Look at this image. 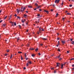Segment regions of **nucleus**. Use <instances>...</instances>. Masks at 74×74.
Here are the masks:
<instances>
[{
	"label": "nucleus",
	"mask_w": 74,
	"mask_h": 74,
	"mask_svg": "<svg viewBox=\"0 0 74 74\" xmlns=\"http://www.w3.org/2000/svg\"><path fill=\"white\" fill-rule=\"evenodd\" d=\"M44 29H43L41 27H40L39 28V31H37V34H40V33H41L42 31H44Z\"/></svg>",
	"instance_id": "nucleus-1"
},
{
	"label": "nucleus",
	"mask_w": 74,
	"mask_h": 74,
	"mask_svg": "<svg viewBox=\"0 0 74 74\" xmlns=\"http://www.w3.org/2000/svg\"><path fill=\"white\" fill-rule=\"evenodd\" d=\"M25 10H26V8L24 7L23 8V9H21V12H24V11H25Z\"/></svg>",
	"instance_id": "nucleus-2"
},
{
	"label": "nucleus",
	"mask_w": 74,
	"mask_h": 74,
	"mask_svg": "<svg viewBox=\"0 0 74 74\" xmlns=\"http://www.w3.org/2000/svg\"><path fill=\"white\" fill-rule=\"evenodd\" d=\"M29 64H32V62L29 61L27 63V66H29Z\"/></svg>",
	"instance_id": "nucleus-3"
},
{
	"label": "nucleus",
	"mask_w": 74,
	"mask_h": 74,
	"mask_svg": "<svg viewBox=\"0 0 74 74\" xmlns=\"http://www.w3.org/2000/svg\"><path fill=\"white\" fill-rule=\"evenodd\" d=\"M60 0H56L55 1V3H59Z\"/></svg>",
	"instance_id": "nucleus-4"
},
{
	"label": "nucleus",
	"mask_w": 74,
	"mask_h": 74,
	"mask_svg": "<svg viewBox=\"0 0 74 74\" xmlns=\"http://www.w3.org/2000/svg\"><path fill=\"white\" fill-rule=\"evenodd\" d=\"M56 64L57 65L56 66V67H59V65H60V64L59 63H57Z\"/></svg>",
	"instance_id": "nucleus-5"
},
{
	"label": "nucleus",
	"mask_w": 74,
	"mask_h": 74,
	"mask_svg": "<svg viewBox=\"0 0 74 74\" xmlns=\"http://www.w3.org/2000/svg\"><path fill=\"white\" fill-rule=\"evenodd\" d=\"M63 64H61V69H63Z\"/></svg>",
	"instance_id": "nucleus-6"
},
{
	"label": "nucleus",
	"mask_w": 74,
	"mask_h": 74,
	"mask_svg": "<svg viewBox=\"0 0 74 74\" xmlns=\"http://www.w3.org/2000/svg\"><path fill=\"white\" fill-rule=\"evenodd\" d=\"M61 42H62V44H65V41L62 40L61 41Z\"/></svg>",
	"instance_id": "nucleus-7"
},
{
	"label": "nucleus",
	"mask_w": 74,
	"mask_h": 74,
	"mask_svg": "<svg viewBox=\"0 0 74 74\" xmlns=\"http://www.w3.org/2000/svg\"><path fill=\"white\" fill-rule=\"evenodd\" d=\"M16 10H17V13H19V10L18 9H17Z\"/></svg>",
	"instance_id": "nucleus-8"
},
{
	"label": "nucleus",
	"mask_w": 74,
	"mask_h": 74,
	"mask_svg": "<svg viewBox=\"0 0 74 74\" xmlns=\"http://www.w3.org/2000/svg\"><path fill=\"white\" fill-rule=\"evenodd\" d=\"M22 23H24V22H25V21H24V20H23V19H22V21H21Z\"/></svg>",
	"instance_id": "nucleus-9"
},
{
	"label": "nucleus",
	"mask_w": 74,
	"mask_h": 74,
	"mask_svg": "<svg viewBox=\"0 0 74 74\" xmlns=\"http://www.w3.org/2000/svg\"><path fill=\"white\" fill-rule=\"evenodd\" d=\"M28 8H32V6L28 5Z\"/></svg>",
	"instance_id": "nucleus-10"
},
{
	"label": "nucleus",
	"mask_w": 74,
	"mask_h": 74,
	"mask_svg": "<svg viewBox=\"0 0 74 74\" xmlns=\"http://www.w3.org/2000/svg\"><path fill=\"white\" fill-rule=\"evenodd\" d=\"M32 56L33 57H34V56H35V54H33L32 55Z\"/></svg>",
	"instance_id": "nucleus-11"
},
{
	"label": "nucleus",
	"mask_w": 74,
	"mask_h": 74,
	"mask_svg": "<svg viewBox=\"0 0 74 74\" xmlns=\"http://www.w3.org/2000/svg\"><path fill=\"white\" fill-rule=\"evenodd\" d=\"M24 16H25V18H26V16H27V15H26V14H24Z\"/></svg>",
	"instance_id": "nucleus-12"
},
{
	"label": "nucleus",
	"mask_w": 74,
	"mask_h": 74,
	"mask_svg": "<svg viewBox=\"0 0 74 74\" xmlns=\"http://www.w3.org/2000/svg\"><path fill=\"white\" fill-rule=\"evenodd\" d=\"M8 16H6L4 18V19H5L6 18H7Z\"/></svg>",
	"instance_id": "nucleus-13"
},
{
	"label": "nucleus",
	"mask_w": 74,
	"mask_h": 74,
	"mask_svg": "<svg viewBox=\"0 0 74 74\" xmlns=\"http://www.w3.org/2000/svg\"><path fill=\"white\" fill-rule=\"evenodd\" d=\"M18 53H22V52L21 51H18Z\"/></svg>",
	"instance_id": "nucleus-14"
},
{
	"label": "nucleus",
	"mask_w": 74,
	"mask_h": 74,
	"mask_svg": "<svg viewBox=\"0 0 74 74\" xmlns=\"http://www.w3.org/2000/svg\"><path fill=\"white\" fill-rule=\"evenodd\" d=\"M38 49H35V51L36 52H37V51H38Z\"/></svg>",
	"instance_id": "nucleus-15"
},
{
	"label": "nucleus",
	"mask_w": 74,
	"mask_h": 74,
	"mask_svg": "<svg viewBox=\"0 0 74 74\" xmlns=\"http://www.w3.org/2000/svg\"><path fill=\"white\" fill-rule=\"evenodd\" d=\"M58 45H60V42H59V41H58Z\"/></svg>",
	"instance_id": "nucleus-16"
},
{
	"label": "nucleus",
	"mask_w": 74,
	"mask_h": 74,
	"mask_svg": "<svg viewBox=\"0 0 74 74\" xmlns=\"http://www.w3.org/2000/svg\"><path fill=\"white\" fill-rule=\"evenodd\" d=\"M42 39L43 40H47V38H42Z\"/></svg>",
	"instance_id": "nucleus-17"
},
{
	"label": "nucleus",
	"mask_w": 74,
	"mask_h": 74,
	"mask_svg": "<svg viewBox=\"0 0 74 74\" xmlns=\"http://www.w3.org/2000/svg\"><path fill=\"white\" fill-rule=\"evenodd\" d=\"M54 73H56V70H55L54 71Z\"/></svg>",
	"instance_id": "nucleus-18"
},
{
	"label": "nucleus",
	"mask_w": 74,
	"mask_h": 74,
	"mask_svg": "<svg viewBox=\"0 0 74 74\" xmlns=\"http://www.w3.org/2000/svg\"><path fill=\"white\" fill-rule=\"evenodd\" d=\"M17 18H19V19H20V18H21L19 16H17Z\"/></svg>",
	"instance_id": "nucleus-19"
},
{
	"label": "nucleus",
	"mask_w": 74,
	"mask_h": 74,
	"mask_svg": "<svg viewBox=\"0 0 74 74\" xmlns=\"http://www.w3.org/2000/svg\"><path fill=\"white\" fill-rule=\"evenodd\" d=\"M60 56H61V55L60 54L58 56V58H60Z\"/></svg>",
	"instance_id": "nucleus-20"
},
{
	"label": "nucleus",
	"mask_w": 74,
	"mask_h": 74,
	"mask_svg": "<svg viewBox=\"0 0 74 74\" xmlns=\"http://www.w3.org/2000/svg\"><path fill=\"white\" fill-rule=\"evenodd\" d=\"M6 24H3V26H6Z\"/></svg>",
	"instance_id": "nucleus-21"
},
{
	"label": "nucleus",
	"mask_w": 74,
	"mask_h": 74,
	"mask_svg": "<svg viewBox=\"0 0 74 74\" xmlns=\"http://www.w3.org/2000/svg\"><path fill=\"white\" fill-rule=\"evenodd\" d=\"M37 16H40V14H37Z\"/></svg>",
	"instance_id": "nucleus-22"
},
{
	"label": "nucleus",
	"mask_w": 74,
	"mask_h": 74,
	"mask_svg": "<svg viewBox=\"0 0 74 74\" xmlns=\"http://www.w3.org/2000/svg\"><path fill=\"white\" fill-rule=\"evenodd\" d=\"M72 44H74V41H73L72 42Z\"/></svg>",
	"instance_id": "nucleus-23"
},
{
	"label": "nucleus",
	"mask_w": 74,
	"mask_h": 74,
	"mask_svg": "<svg viewBox=\"0 0 74 74\" xmlns=\"http://www.w3.org/2000/svg\"><path fill=\"white\" fill-rule=\"evenodd\" d=\"M67 15H71V14H70V13H67Z\"/></svg>",
	"instance_id": "nucleus-24"
},
{
	"label": "nucleus",
	"mask_w": 74,
	"mask_h": 74,
	"mask_svg": "<svg viewBox=\"0 0 74 74\" xmlns=\"http://www.w3.org/2000/svg\"><path fill=\"white\" fill-rule=\"evenodd\" d=\"M74 58H71V60H74Z\"/></svg>",
	"instance_id": "nucleus-25"
},
{
	"label": "nucleus",
	"mask_w": 74,
	"mask_h": 74,
	"mask_svg": "<svg viewBox=\"0 0 74 74\" xmlns=\"http://www.w3.org/2000/svg\"><path fill=\"white\" fill-rule=\"evenodd\" d=\"M7 51L8 52H10V50H8H8H7Z\"/></svg>",
	"instance_id": "nucleus-26"
},
{
	"label": "nucleus",
	"mask_w": 74,
	"mask_h": 74,
	"mask_svg": "<svg viewBox=\"0 0 74 74\" xmlns=\"http://www.w3.org/2000/svg\"><path fill=\"white\" fill-rule=\"evenodd\" d=\"M26 56H27L26 53H25V58H26Z\"/></svg>",
	"instance_id": "nucleus-27"
},
{
	"label": "nucleus",
	"mask_w": 74,
	"mask_h": 74,
	"mask_svg": "<svg viewBox=\"0 0 74 74\" xmlns=\"http://www.w3.org/2000/svg\"><path fill=\"white\" fill-rule=\"evenodd\" d=\"M23 6L21 7V10L23 9Z\"/></svg>",
	"instance_id": "nucleus-28"
},
{
	"label": "nucleus",
	"mask_w": 74,
	"mask_h": 74,
	"mask_svg": "<svg viewBox=\"0 0 74 74\" xmlns=\"http://www.w3.org/2000/svg\"><path fill=\"white\" fill-rule=\"evenodd\" d=\"M51 70H54V68H51Z\"/></svg>",
	"instance_id": "nucleus-29"
},
{
	"label": "nucleus",
	"mask_w": 74,
	"mask_h": 74,
	"mask_svg": "<svg viewBox=\"0 0 74 74\" xmlns=\"http://www.w3.org/2000/svg\"><path fill=\"white\" fill-rule=\"evenodd\" d=\"M16 23H14V26H16Z\"/></svg>",
	"instance_id": "nucleus-30"
},
{
	"label": "nucleus",
	"mask_w": 74,
	"mask_h": 74,
	"mask_svg": "<svg viewBox=\"0 0 74 74\" xmlns=\"http://www.w3.org/2000/svg\"><path fill=\"white\" fill-rule=\"evenodd\" d=\"M12 57V54L11 56L10 57V59H11Z\"/></svg>",
	"instance_id": "nucleus-31"
},
{
	"label": "nucleus",
	"mask_w": 74,
	"mask_h": 74,
	"mask_svg": "<svg viewBox=\"0 0 74 74\" xmlns=\"http://www.w3.org/2000/svg\"><path fill=\"white\" fill-rule=\"evenodd\" d=\"M40 7H41V6H39L38 7V8H40Z\"/></svg>",
	"instance_id": "nucleus-32"
},
{
	"label": "nucleus",
	"mask_w": 74,
	"mask_h": 74,
	"mask_svg": "<svg viewBox=\"0 0 74 74\" xmlns=\"http://www.w3.org/2000/svg\"><path fill=\"white\" fill-rule=\"evenodd\" d=\"M69 7H72V5H69Z\"/></svg>",
	"instance_id": "nucleus-33"
},
{
	"label": "nucleus",
	"mask_w": 74,
	"mask_h": 74,
	"mask_svg": "<svg viewBox=\"0 0 74 74\" xmlns=\"http://www.w3.org/2000/svg\"><path fill=\"white\" fill-rule=\"evenodd\" d=\"M58 51H59V52H60V50L59 49H58Z\"/></svg>",
	"instance_id": "nucleus-34"
},
{
	"label": "nucleus",
	"mask_w": 74,
	"mask_h": 74,
	"mask_svg": "<svg viewBox=\"0 0 74 74\" xmlns=\"http://www.w3.org/2000/svg\"><path fill=\"white\" fill-rule=\"evenodd\" d=\"M21 60H23V58H22V56L21 57Z\"/></svg>",
	"instance_id": "nucleus-35"
},
{
	"label": "nucleus",
	"mask_w": 74,
	"mask_h": 74,
	"mask_svg": "<svg viewBox=\"0 0 74 74\" xmlns=\"http://www.w3.org/2000/svg\"><path fill=\"white\" fill-rule=\"evenodd\" d=\"M61 5H63V1H62V3L61 4Z\"/></svg>",
	"instance_id": "nucleus-36"
},
{
	"label": "nucleus",
	"mask_w": 74,
	"mask_h": 74,
	"mask_svg": "<svg viewBox=\"0 0 74 74\" xmlns=\"http://www.w3.org/2000/svg\"><path fill=\"white\" fill-rule=\"evenodd\" d=\"M45 12H48V11H47V10H45Z\"/></svg>",
	"instance_id": "nucleus-37"
},
{
	"label": "nucleus",
	"mask_w": 74,
	"mask_h": 74,
	"mask_svg": "<svg viewBox=\"0 0 74 74\" xmlns=\"http://www.w3.org/2000/svg\"><path fill=\"white\" fill-rule=\"evenodd\" d=\"M74 68H72V71H74Z\"/></svg>",
	"instance_id": "nucleus-38"
},
{
	"label": "nucleus",
	"mask_w": 74,
	"mask_h": 74,
	"mask_svg": "<svg viewBox=\"0 0 74 74\" xmlns=\"http://www.w3.org/2000/svg\"><path fill=\"white\" fill-rule=\"evenodd\" d=\"M59 15V14H58V13H57L56 14V16H58Z\"/></svg>",
	"instance_id": "nucleus-39"
},
{
	"label": "nucleus",
	"mask_w": 74,
	"mask_h": 74,
	"mask_svg": "<svg viewBox=\"0 0 74 74\" xmlns=\"http://www.w3.org/2000/svg\"><path fill=\"white\" fill-rule=\"evenodd\" d=\"M10 18H12V15H11L10 16Z\"/></svg>",
	"instance_id": "nucleus-40"
},
{
	"label": "nucleus",
	"mask_w": 74,
	"mask_h": 74,
	"mask_svg": "<svg viewBox=\"0 0 74 74\" xmlns=\"http://www.w3.org/2000/svg\"><path fill=\"white\" fill-rule=\"evenodd\" d=\"M35 4L36 5V6L38 5V4L37 3H36Z\"/></svg>",
	"instance_id": "nucleus-41"
},
{
	"label": "nucleus",
	"mask_w": 74,
	"mask_h": 74,
	"mask_svg": "<svg viewBox=\"0 0 74 74\" xmlns=\"http://www.w3.org/2000/svg\"><path fill=\"white\" fill-rule=\"evenodd\" d=\"M14 16H15V17H16V16H17V15L16 14H15Z\"/></svg>",
	"instance_id": "nucleus-42"
},
{
	"label": "nucleus",
	"mask_w": 74,
	"mask_h": 74,
	"mask_svg": "<svg viewBox=\"0 0 74 74\" xmlns=\"http://www.w3.org/2000/svg\"><path fill=\"white\" fill-rule=\"evenodd\" d=\"M3 21V20H1L0 21V23H1V22H2V21Z\"/></svg>",
	"instance_id": "nucleus-43"
},
{
	"label": "nucleus",
	"mask_w": 74,
	"mask_h": 74,
	"mask_svg": "<svg viewBox=\"0 0 74 74\" xmlns=\"http://www.w3.org/2000/svg\"><path fill=\"white\" fill-rule=\"evenodd\" d=\"M71 41H73V39L72 38L71 39Z\"/></svg>",
	"instance_id": "nucleus-44"
},
{
	"label": "nucleus",
	"mask_w": 74,
	"mask_h": 74,
	"mask_svg": "<svg viewBox=\"0 0 74 74\" xmlns=\"http://www.w3.org/2000/svg\"><path fill=\"white\" fill-rule=\"evenodd\" d=\"M40 45H41V46H42V45H43V44H40Z\"/></svg>",
	"instance_id": "nucleus-45"
},
{
	"label": "nucleus",
	"mask_w": 74,
	"mask_h": 74,
	"mask_svg": "<svg viewBox=\"0 0 74 74\" xmlns=\"http://www.w3.org/2000/svg\"><path fill=\"white\" fill-rule=\"evenodd\" d=\"M51 11H53V9H51Z\"/></svg>",
	"instance_id": "nucleus-46"
},
{
	"label": "nucleus",
	"mask_w": 74,
	"mask_h": 74,
	"mask_svg": "<svg viewBox=\"0 0 74 74\" xmlns=\"http://www.w3.org/2000/svg\"><path fill=\"white\" fill-rule=\"evenodd\" d=\"M38 54L39 55H41V54H40V53H38Z\"/></svg>",
	"instance_id": "nucleus-47"
},
{
	"label": "nucleus",
	"mask_w": 74,
	"mask_h": 74,
	"mask_svg": "<svg viewBox=\"0 0 74 74\" xmlns=\"http://www.w3.org/2000/svg\"><path fill=\"white\" fill-rule=\"evenodd\" d=\"M26 60H27L28 59V58H26L25 59Z\"/></svg>",
	"instance_id": "nucleus-48"
},
{
	"label": "nucleus",
	"mask_w": 74,
	"mask_h": 74,
	"mask_svg": "<svg viewBox=\"0 0 74 74\" xmlns=\"http://www.w3.org/2000/svg\"><path fill=\"white\" fill-rule=\"evenodd\" d=\"M7 54H5V56H7Z\"/></svg>",
	"instance_id": "nucleus-49"
},
{
	"label": "nucleus",
	"mask_w": 74,
	"mask_h": 74,
	"mask_svg": "<svg viewBox=\"0 0 74 74\" xmlns=\"http://www.w3.org/2000/svg\"><path fill=\"white\" fill-rule=\"evenodd\" d=\"M29 32V29L27 30V32Z\"/></svg>",
	"instance_id": "nucleus-50"
},
{
	"label": "nucleus",
	"mask_w": 74,
	"mask_h": 74,
	"mask_svg": "<svg viewBox=\"0 0 74 74\" xmlns=\"http://www.w3.org/2000/svg\"><path fill=\"white\" fill-rule=\"evenodd\" d=\"M59 60H62V58H60L59 59Z\"/></svg>",
	"instance_id": "nucleus-51"
},
{
	"label": "nucleus",
	"mask_w": 74,
	"mask_h": 74,
	"mask_svg": "<svg viewBox=\"0 0 74 74\" xmlns=\"http://www.w3.org/2000/svg\"><path fill=\"white\" fill-rule=\"evenodd\" d=\"M72 67H74V64H73V65H72Z\"/></svg>",
	"instance_id": "nucleus-52"
},
{
	"label": "nucleus",
	"mask_w": 74,
	"mask_h": 74,
	"mask_svg": "<svg viewBox=\"0 0 74 74\" xmlns=\"http://www.w3.org/2000/svg\"><path fill=\"white\" fill-rule=\"evenodd\" d=\"M67 52L68 53H69V51H67Z\"/></svg>",
	"instance_id": "nucleus-53"
},
{
	"label": "nucleus",
	"mask_w": 74,
	"mask_h": 74,
	"mask_svg": "<svg viewBox=\"0 0 74 74\" xmlns=\"http://www.w3.org/2000/svg\"><path fill=\"white\" fill-rule=\"evenodd\" d=\"M19 26L21 28V25H19Z\"/></svg>",
	"instance_id": "nucleus-54"
},
{
	"label": "nucleus",
	"mask_w": 74,
	"mask_h": 74,
	"mask_svg": "<svg viewBox=\"0 0 74 74\" xmlns=\"http://www.w3.org/2000/svg\"><path fill=\"white\" fill-rule=\"evenodd\" d=\"M24 70H25V69H26V67H24Z\"/></svg>",
	"instance_id": "nucleus-55"
},
{
	"label": "nucleus",
	"mask_w": 74,
	"mask_h": 74,
	"mask_svg": "<svg viewBox=\"0 0 74 74\" xmlns=\"http://www.w3.org/2000/svg\"><path fill=\"white\" fill-rule=\"evenodd\" d=\"M37 10V8L34 9V10Z\"/></svg>",
	"instance_id": "nucleus-56"
},
{
	"label": "nucleus",
	"mask_w": 74,
	"mask_h": 74,
	"mask_svg": "<svg viewBox=\"0 0 74 74\" xmlns=\"http://www.w3.org/2000/svg\"><path fill=\"white\" fill-rule=\"evenodd\" d=\"M39 11H42L41 9H39Z\"/></svg>",
	"instance_id": "nucleus-57"
},
{
	"label": "nucleus",
	"mask_w": 74,
	"mask_h": 74,
	"mask_svg": "<svg viewBox=\"0 0 74 74\" xmlns=\"http://www.w3.org/2000/svg\"><path fill=\"white\" fill-rule=\"evenodd\" d=\"M19 40V39L18 38V39H17V41L18 42V40Z\"/></svg>",
	"instance_id": "nucleus-58"
},
{
	"label": "nucleus",
	"mask_w": 74,
	"mask_h": 74,
	"mask_svg": "<svg viewBox=\"0 0 74 74\" xmlns=\"http://www.w3.org/2000/svg\"><path fill=\"white\" fill-rule=\"evenodd\" d=\"M34 49H31L32 50H34Z\"/></svg>",
	"instance_id": "nucleus-59"
},
{
	"label": "nucleus",
	"mask_w": 74,
	"mask_h": 74,
	"mask_svg": "<svg viewBox=\"0 0 74 74\" xmlns=\"http://www.w3.org/2000/svg\"><path fill=\"white\" fill-rule=\"evenodd\" d=\"M24 45H22L21 46V47H23V46H24Z\"/></svg>",
	"instance_id": "nucleus-60"
},
{
	"label": "nucleus",
	"mask_w": 74,
	"mask_h": 74,
	"mask_svg": "<svg viewBox=\"0 0 74 74\" xmlns=\"http://www.w3.org/2000/svg\"><path fill=\"white\" fill-rule=\"evenodd\" d=\"M57 40H59V38H57Z\"/></svg>",
	"instance_id": "nucleus-61"
},
{
	"label": "nucleus",
	"mask_w": 74,
	"mask_h": 74,
	"mask_svg": "<svg viewBox=\"0 0 74 74\" xmlns=\"http://www.w3.org/2000/svg\"><path fill=\"white\" fill-rule=\"evenodd\" d=\"M56 46H57V47H58L59 45H56Z\"/></svg>",
	"instance_id": "nucleus-62"
},
{
	"label": "nucleus",
	"mask_w": 74,
	"mask_h": 74,
	"mask_svg": "<svg viewBox=\"0 0 74 74\" xmlns=\"http://www.w3.org/2000/svg\"><path fill=\"white\" fill-rule=\"evenodd\" d=\"M62 19L63 20H64V18H63Z\"/></svg>",
	"instance_id": "nucleus-63"
},
{
	"label": "nucleus",
	"mask_w": 74,
	"mask_h": 74,
	"mask_svg": "<svg viewBox=\"0 0 74 74\" xmlns=\"http://www.w3.org/2000/svg\"><path fill=\"white\" fill-rule=\"evenodd\" d=\"M26 13H27L28 12V11H26Z\"/></svg>",
	"instance_id": "nucleus-64"
}]
</instances>
